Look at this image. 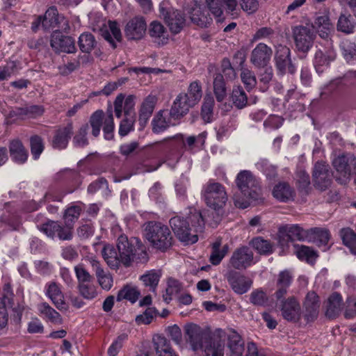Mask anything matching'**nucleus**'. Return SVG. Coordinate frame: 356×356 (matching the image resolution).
<instances>
[{
  "label": "nucleus",
  "mask_w": 356,
  "mask_h": 356,
  "mask_svg": "<svg viewBox=\"0 0 356 356\" xmlns=\"http://www.w3.org/2000/svg\"><path fill=\"white\" fill-rule=\"evenodd\" d=\"M185 337L193 350H202L206 356H224L225 344L220 339L222 330H216L218 336L215 337L209 327L190 323L185 325Z\"/></svg>",
  "instance_id": "nucleus-1"
},
{
  "label": "nucleus",
  "mask_w": 356,
  "mask_h": 356,
  "mask_svg": "<svg viewBox=\"0 0 356 356\" xmlns=\"http://www.w3.org/2000/svg\"><path fill=\"white\" fill-rule=\"evenodd\" d=\"M117 248L120 259L126 267L129 266L133 261L145 263L148 260L146 248L138 238H128L126 235L121 234L117 241Z\"/></svg>",
  "instance_id": "nucleus-2"
},
{
  "label": "nucleus",
  "mask_w": 356,
  "mask_h": 356,
  "mask_svg": "<svg viewBox=\"0 0 356 356\" xmlns=\"http://www.w3.org/2000/svg\"><path fill=\"white\" fill-rule=\"evenodd\" d=\"M144 236L154 249L162 252L169 250L175 242L168 226L159 221L145 223Z\"/></svg>",
  "instance_id": "nucleus-3"
},
{
  "label": "nucleus",
  "mask_w": 356,
  "mask_h": 356,
  "mask_svg": "<svg viewBox=\"0 0 356 356\" xmlns=\"http://www.w3.org/2000/svg\"><path fill=\"white\" fill-rule=\"evenodd\" d=\"M202 96V86L198 81L190 83L186 93H180L175 99L170 110V117L175 120H179L186 115L191 108L200 102Z\"/></svg>",
  "instance_id": "nucleus-4"
},
{
  "label": "nucleus",
  "mask_w": 356,
  "mask_h": 356,
  "mask_svg": "<svg viewBox=\"0 0 356 356\" xmlns=\"http://www.w3.org/2000/svg\"><path fill=\"white\" fill-rule=\"evenodd\" d=\"M209 209L201 212L197 209H193L188 213V219L195 232H203L205 224L215 228L222 219L223 208L209 207Z\"/></svg>",
  "instance_id": "nucleus-5"
},
{
  "label": "nucleus",
  "mask_w": 356,
  "mask_h": 356,
  "mask_svg": "<svg viewBox=\"0 0 356 356\" xmlns=\"http://www.w3.org/2000/svg\"><path fill=\"white\" fill-rule=\"evenodd\" d=\"M169 224L177 238L184 245H192L198 241V233L195 232L188 219V216L184 218L175 216L169 220Z\"/></svg>",
  "instance_id": "nucleus-6"
},
{
  "label": "nucleus",
  "mask_w": 356,
  "mask_h": 356,
  "mask_svg": "<svg viewBox=\"0 0 356 356\" xmlns=\"http://www.w3.org/2000/svg\"><path fill=\"white\" fill-rule=\"evenodd\" d=\"M235 183L238 189L247 199L252 201L261 200V186L251 171H240L236 177Z\"/></svg>",
  "instance_id": "nucleus-7"
},
{
  "label": "nucleus",
  "mask_w": 356,
  "mask_h": 356,
  "mask_svg": "<svg viewBox=\"0 0 356 356\" xmlns=\"http://www.w3.org/2000/svg\"><path fill=\"white\" fill-rule=\"evenodd\" d=\"M159 15L174 35L179 33L186 25L185 15L181 10L168 6L167 1L160 3Z\"/></svg>",
  "instance_id": "nucleus-8"
},
{
  "label": "nucleus",
  "mask_w": 356,
  "mask_h": 356,
  "mask_svg": "<svg viewBox=\"0 0 356 356\" xmlns=\"http://www.w3.org/2000/svg\"><path fill=\"white\" fill-rule=\"evenodd\" d=\"M202 195L208 207L223 208L228 200L225 186L213 181H209L204 186Z\"/></svg>",
  "instance_id": "nucleus-9"
},
{
  "label": "nucleus",
  "mask_w": 356,
  "mask_h": 356,
  "mask_svg": "<svg viewBox=\"0 0 356 356\" xmlns=\"http://www.w3.org/2000/svg\"><path fill=\"white\" fill-rule=\"evenodd\" d=\"M275 66L279 74L286 73L293 74L296 71V65L293 63L290 49L283 44L275 46L274 54Z\"/></svg>",
  "instance_id": "nucleus-10"
},
{
  "label": "nucleus",
  "mask_w": 356,
  "mask_h": 356,
  "mask_svg": "<svg viewBox=\"0 0 356 356\" xmlns=\"http://www.w3.org/2000/svg\"><path fill=\"white\" fill-rule=\"evenodd\" d=\"M254 254L252 250L245 245L237 248L232 253L227 266L229 270H245L253 263Z\"/></svg>",
  "instance_id": "nucleus-11"
},
{
  "label": "nucleus",
  "mask_w": 356,
  "mask_h": 356,
  "mask_svg": "<svg viewBox=\"0 0 356 356\" xmlns=\"http://www.w3.org/2000/svg\"><path fill=\"white\" fill-rule=\"evenodd\" d=\"M295 45L299 51L307 53L313 46L316 35L309 27L297 26L293 29Z\"/></svg>",
  "instance_id": "nucleus-12"
},
{
  "label": "nucleus",
  "mask_w": 356,
  "mask_h": 356,
  "mask_svg": "<svg viewBox=\"0 0 356 356\" xmlns=\"http://www.w3.org/2000/svg\"><path fill=\"white\" fill-rule=\"evenodd\" d=\"M50 46L57 54H72L76 51L74 40L71 36L63 35L59 30H56L51 33Z\"/></svg>",
  "instance_id": "nucleus-13"
},
{
  "label": "nucleus",
  "mask_w": 356,
  "mask_h": 356,
  "mask_svg": "<svg viewBox=\"0 0 356 356\" xmlns=\"http://www.w3.org/2000/svg\"><path fill=\"white\" fill-rule=\"evenodd\" d=\"M38 229L48 237L54 238L57 236L61 241H70L72 239V233H69L67 228L63 226L58 221L48 220L39 225Z\"/></svg>",
  "instance_id": "nucleus-14"
},
{
  "label": "nucleus",
  "mask_w": 356,
  "mask_h": 356,
  "mask_svg": "<svg viewBox=\"0 0 356 356\" xmlns=\"http://www.w3.org/2000/svg\"><path fill=\"white\" fill-rule=\"evenodd\" d=\"M225 277L232 289L240 295L245 293L252 284L251 279L235 270H228Z\"/></svg>",
  "instance_id": "nucleus-15"
},
{
  "label": "nucleus",
  "mask_w": 356,
  "mask_h": 356,
  "mask_svg": "<svg viewBox=\"0 0 356 356\" xmlns=\"http://www.w3.org/2000/svg\"><path fill=\"white\" fill-rule=\"evenodd\" d=\"M313 179L314 186L321 190H326L332 184V173L328 165L322 161L315 163L313 170Z\"/></svg>",
  "instance_id": "nucleus-16"
},
{
  "label": "nucleus",
  "mask_w": 356,
  "mask_h": 356,
  "mask_svg": "<svg viewBox=\"0 0 356 356\" xmlns=\"http://www.w3.org/2000/svg\"><path fill=\"white\" fill-rule=\"evenodd\" d=\"M282 317L289 322L297 323L302 316L300 305L295 297L284 299L280 302Z\"/></svg>",
  "instance_id": "nucleus-17"
},
{
  "label": "nucleus",
  "mask_w": 356,
  "mask_h": 356,
  "mask_svg": "<svg viewBox=\"0 0 356 356\" xmlns=\"http://www.w3.org/2000/svg\"><path fill=\"white\" fill-rule=\"evenodd\" d=\"M209 10L216 18L217 22H223L222 17L223 5L225 6L226 12L233 15L238 6L237 0H205Z\"/></svg>",
  "instance_id": "nucleus-18"
},
{
  "label": "nucleus",
  "mask_w": 356,
  "mask_h": 356,
  "mask_svg": "<svg viewBox=\"0 0 356 356\" xmlns=\"http://www.w3.org/2000/svg\"><path fill=\"white\" fill-rule=\"evenodd\" d=\"M272 55L271 47L260 42L252 49L250 60L257 68L265 67L269 64Z\"/></svg>",
  "instance_id": "nucleus-19"
},
{
  "label": "nucleus",
  "mask_w": 356,
  "mask_h": 356,
  "mask_svg": "<svg viewBox=\"0 0 356 356\" xmlns=\"http://www.w3.org/2000/svg\"><path fill=\"white\" fill-rule=\"evenodd\" d=\"M147 29V24L143 17H135L130 19L124 29V34L128 40H138L143 38Z\"/></svg>",
  "instance_id": "nucleus-20"
},
{
  "label": "nucleus",
  "mask_w": 356,
  "mask_h": 356,
  "mask_svg": "<svg viewBox=\"0 0 356 356\" xmlns=\"http://www.w3.org/2000/svg\"><path fill=\"white\" fill-rule=\"evenodd\" d=\"M303 317L307 323L313 322L318 315L320 300L318 296L314 291L307 293L303 303Z\"/></svg>",
  "instance_id": "nucleus-21"
},
{
  "label": "nucleus",
  "mask_w": 356,
  "mask_h": 356,
  "mask_svg": "<svg viewBox=\"0 0 356 356\" xmlns=\"http://www.w3.org/2000/svg\"><path fill=\"white\" fill-rule=\"evenodd\" d=\"M336 58V52L332 47L318 49L315 52L314 65L318 73H322Z\"/></svg>",
  "instance_id": "nucleus-22"
},
{
  "label": "nucleus",
  "mask_w": 356,
  "mask_h": 356,
  "mask_svg": "<svg viewBox=\"0 0 356 356\" xmlns=\"http://www.w3.org/2000/svg\"><path fill=\"white\" fill-rule=\"evenodd\" d=\"M156 100L157 99L155 96L148 95L141 104L138 118L140 130L145 127L149 118L152 116Z\"/></svg>",
  "instance_id": "nucleus-23"
},
{
  "label": "nucleus",
  "mask_w": 356,
  "mask_h": 356,
  "mask_svg": "<svg viewBox=\"0 0 356 356\" xmlns=\"http://www.w3.org/2000/svg\"><path fill=\"white\" fill-rule=\"evenodd\" d=\"M227 348L229 356H243L245 350V342L241 336L234 329H229L227 335Z\"/></svg>",
  "instance_id": "nucleus-24"
},
{
  "label": "nucleus",
  "mask_w": 356,
  "mask_h": 356,
  "mask_svg": "<svg viewBox=\"0 0 356 356\" xmlns=\"http://www.w3.org/2000/svg\"><path fill=\"white\" fill-rule=\"evenodd\" d=\"M312 28L316 31L321 38H328L333 30V25L330 22L328 14L318 15L312 23Z\"/></svg>",
  "instance_id": "nucleus-25"
},
{
  "label": "nucleus",
  "mask_w": 356,
  "mask_h": 356,
  "mask_svg": "<svg viewBox=\"0 0 356 356\" xmlns=\"http://www.w3.org/2000/svg\"><path fill=\"white\" fill-rule=\"evenodd\" d=\"M343 299L338 292L332 293L327 298L325 316L330 319H334L339 316L342 310Z\"/></svg>",
  "instance_id": "nucleus-26"
},
{
  "label": "nucleus",
  "mask_w": 356,
  "mask_h": 356,
  "mask_svg": "<svg viewBox=\"0 0 356 356\" xmlns=\"http://www.w3.org/2000/svg\"><path fill=\"white\" fill-rule=\"evenodd\" d=\"M153 347L157 356H177L170 341L164 336L156 334L152 339Z\"/></svg>",
  "instance_id": "nucleus-27"
},
{
  "label": "nucleus",
  "mask_w": 356,
  "mask_h": 356,
  "mask_svg": "<svg viewBox=\"0 0 356 356\" xmlns=\"http://www.w3.org/2000/svg\"><path fill=\"white\" fill-rule=\"evenodd\" d=\"M195 7L191 9L190 19L191 22L200 27H207L212 22V18L209 13L205 14L201 10V3L197 0H194Z\"/></svg>",
  "instance_id": "nucleus-28"
},
{
  "label": "nucleus",
  "mask_w": 356,
  "mask_h": 356,
  "mask_svg": "<svg viewBox=\"0 0 356 356\" xmlns=\"http://www.w3.org/2000/svg\"><path fill=\"white\" fill-rule=\"evenodd\" d=\"M73 133L72 122H69L63 129H58L52 140V146L54 148L62 149H65L67 144L71 136Z\"/></svg>",
  "instance_id": "nucleus-29"
},
{
  "label": "nucleus",
  "mask_w": 356,
  "mask_h": 356,
  "mask_svg": "<svg viewBox=\"0 0 356 356\" xmlns=\"http://www.w3.org/2000/svg\"><path fill=\"white\" fill-rule=\"evenodd\" d=\"M90 264L95 270L97 281L100 286L108 291L111 289L113 283V277L111 273H106L101 267L99 262L95 259H92Z\"/></svg>",
  "instance_id": "nucleus-30"
},
{
  "label": "nucleus",
  "mask_w": 356,
  "mask_h": 356,
  "mask_svg": "<svg viewBox=\"0 0 356 356\" xmlns=\"http://www.w3.org/2000/svg\"><path fill=\"white\" fill-rule=\"evenodd\" d=\"M149 34L154 38V42L159 44H165L168 41V33L165 26L158 21H153L149 26Z\"/></svg>",
  "instance_id": "nucleus-31"
},
{
  "label": "nucleus",
  "mask_w": 356,
  "mask_h": 356,
  "mask_svg": "<svg viewBox=\"0 0 356 356\" xmlns=\"http://www.w3.org/2000/svg\"><path fill=\"white\" fill-rule=\"evenodd\" d=\"M46 295L51 299L58 309H66L67 307L63 294L56 282H51L49 284Z\"/></svg>",
  "instance_id": "nucleus-32"
},
{
  "label": "nucleus",
  "mask_w": 356,
  "mask_h": 356,
  "mask_svg": "<svg viewBox=\"0 0 356 356\" xmlns=\"http://www.w3.org/2000/svg\"><path fill=\"white\" fill-rule=\"evenodd\" d=\"M102 254L108 266L111 268H118L120 264H122L119 252H117L113 245L106 244L102 250Z\"/></svg>",
  "instance_id": "nucleus-33"
},
{
  "label": "nucleus",
  "mask_w": 356,
  "mask_h": 356,
  "mask_svg": "<svg viewBox=\"0 0 356 356\" xmlns=\"http://www.w3.org/2000/svg\"><path fill=\"white\" fill-rule=\"evenodd\" d=\"M9 152L11 158L17 163H23L28 158V152L19 140L10 141Z\"/></svg>",
  "instance_id": "nucleus-34"
},
{
  "label": "nucleus",
  "mask_w": 356,
  "mask_h": 356,
  "mask_svg": "<svg viewBox=\"0 0 356 356\" xmlns=\"http://www.w3.org/2000/svg\"><path fill=\"white\" fill-rule=\"evenodd\" d=\"M109 30H105L102 32V35L108 43L113 49L117 47V42H121L122 37L118 24L115 21H109L108 22Z\"/></svg>",
  "instance_id": "nucleus-35"
},
{
  "label": "nucleus",
  "mask_w": 356,
  "mask_h": 356,
  "mask_svg": "<svg viewBox=\"0 0 356 356\" xmlns=\"http://www.w3.org/2000/svg\"><path fill=\"white\" fill-rule=\"evenodd\" d=\"M273 195L277 200L286 202L293 198L294 191L287 182L284 181L274 186Z\"/></svg>",
  "instance_id": "nucleus-36"
},
{
  "label": "nucleus",
  "mask_w": 356,
  "mask_h": 356,
  "mask_svg": "<svg viewBox=\"0 0 356 356\" xmlns=\"http://www.w3.org/2000/svg\"><path fill=\"white\" fill-rule=\"evenodd\" d=\"M222 244L221 238H218L213 244L211 247V252L209 257V261L215 266L220 264L222 259L225 257L229 251L228 244L224 245L221 249H220Z\"/></svg>",
  "instance_id": "nucleus-37"
},
{
  "label": "nucleus",
  "mask_w": 356,
  "mask_h": 356,
  "mask_svg": "<svg viewBox=\"0 0 356 356\" xmlns=\"http://www.w3.org/2000/svg\"><path fill=\"white\" fill-rule=\"evenodd\" d=\"M65 19L60 17L56 6L49 7L42 17V26L44 30L47 31L58 26L60 23V19Z\"/></svg>",
  "instance_id": "nucleus-38"
},
{
  "label": "nucleus",
  "mask_w": 356,
  "mask_h": 356,
  "mask_svg": "<svg viewBox=\"0 0 356 356\" xmlns=\"http://www.w3.org/2000/svg\"><path fill=\"white\" fill-rule=\"evenodd\" d=\"M81 209L79 206H71L65 209L63 219L65 228H67L69 233L73 235L74 222L79 219Z\"/></svg>",
  "instance_id": "nucleus-39"
},
{
  "label": "nucleus",
  "mask_w": 356,
  "mask_h": 356,
  "mask_svg": "<svg viewBox=\"0 0 356 356\" xmlns=\"http://www.w3.org/2000/svg\"><path fill=\"white\" fill-rule=\"evenodd\" d=\"M250 245H251L259 254L262 255H269L274 252L273 243L261 236L253 238L250 241Z\"/></svg>",
  "instance_id": "nucleus-40"
},
{
  "label": "nucleus",
  "mask_w": 356,
  "mask_h": 356,
  "mask_svg": "<svg viewBox=\"0 0 356 356\" xmlns=\"http://www.w3.org/2000/svg\"><path fill=\"white\" fill-rule=\"evenodd\" d=\"M308 240H313L319 247H325L330 240V234L327 229L314 227L309 229Z\"/></svg>",
  "instance_id": "nucleus-41"
},
{
  "label": "nucleus",
  "mask_w": 356,
  "mask_h": 356,
  "mask_svg": "<svg viewBox=\"0 0 356 356\" xmlns=\"http://www.w3.org/2000/svg\"><path fill=\"white\" fill-rule=\"evenodd\" d=\"M164 113V110H160L154 115L151 122L152 130L154 134L162 133L170 127V120H166Z\"/></svg>",
  "instance_id": "nucleus-42"
},
{
  "label": "nucleus",
  "mask_w": 356,
  "mask_h": 356,
  "mask_svg": "<svg viewBox=\"0 0 356 356\" xmlns=\"http://www.w3.org/2000/svg\"><path fill=\"white\" fill-rule=\"evenodd\" d=\"M229 99L238 109H243L248 105V96L241 86H236L233 88Z\"/></svg>",
  "instance_id": "nucleus-43"
},
{
  "label": "nucleus",
  "mask_w": 356,
  "mask_h": 356,
  "mask_svg": "<svg viewBox=\"0 0 356 356\" xmlns=\"http://www.w3.org/2000/svg\"><path fill=\"white\" fill-rule=\"evenodd\" d=\"M282 227L285 229L291 241L307 240L309 235V229L305 230L298 225H284Z\"/></svg>",
  "instance_id": "nucleus-44"
},
{
  "label": "nucleus",
  "mask_w": 356,
  "mask_h": 356,
  "mask_svg": "<svg viewBox=\"0 0 356 356\" xmlns=\"http://www.w3.org/2000/svg\"><path fill=\"white\" fill-rule=\"evenodd\" d=\"M97 43L95 36L89 32L81 34L78 40L80 50L87 54H90L95 48Z\"/></svg>",
  "instance_id": "nucleus-45"
},
{
  "label": "nucleus",
  "mask_w": 356,
  "mask_h": 356,
  "mask_svg": "<svg viewBox=\"0 0 356 356\" xmlns=\"http://www.w3.org/2000/svg\"><path fill=\"white\" fill-rule=\"evenodd\" d=\"M161 275L160 270H151L141 275L140 280L145 286H149L152 292H155Z\"/></svg>",
  "instance_id": "nucleus-46"
},
{
  "label": "nucleus",
  "mask_w": 356,
  "mask_h": 356,
  "mask_svg": "<svg viewBox=\"0 0 356 356\" xmlns=\"http://www.w3.org/2000/svg\"><path fill=\"white\" fill-rule=\"evenodd\" d=\"M214 104L215 102L213 96L209 94L206 95L202 105L201 116L207 123L212 121Z\"/></svg>",
  "instance_id": "nucleus-47"
},
{
  "label": "nucleus",
  "mask_w": 356,
  "mask_h": 356,
  "mask_svg": "<svg viewBox=\"0 0 356 356\" xmlns=\"http://www.w3.org/2000/svg\"><path fill=\"white\" fill-rule=\"evenodd\" d=\"M341 236L343 244L356 255V233L350 228H343L341 230Z\"/></svg>",
  "instance_id": "nucleus-48"
},
{
  "label": "nucleus",
  "mask_w": 356,
  "mask_h": 356,
  "mask_svg": "<svg viewBox=\"0 0 356 356\" xmlns=\"http://www.w3.org/2000/svg\"><path fill=\"white\" fill-rule=\"evenodd\" d=\"M332 165L343 177L350 175L351 168L349 164V158L347 156L341 155L337 156L333 160Z\"/></svg>",
  "instance_id": "nucleus-49"
},
{
  "label": "nucleus",
  "mask_w": 356,
  "mask_h": 356,
  "mask_svg": "<svg viewBox=\"0 0 356 356\" xmlns=\"http://www.w3.org/2000/svg\"><path fill=\"white\" fill-rule=\"evenodd\" d=\"M213 91L218 102H221L227 96L225 82L222 74H216L213 79Z\"/></svg>",
  "instance_id": "nucleus-50"
},
{
  "label": "nucleus",
  "mask_w": 356,
  "mask_h": 356,
  "mask_svg": "<svg viewBox=\"0 0 356 356\" xmlns=\"http://www.w3.org/2000/svg\"><path fill=\"white\" fill-rule=\"evenodd\" d=\"M355 25L356 23L351 15L341 14L339 18L337 28L339 31L348 34L353 32Z\"/></svg>",
  "instance_id": "nucleus-51"
},
{
  "label": "nucleus",
  "mask_w": 356,
  "mask_h": 356,
  "mask_svg": "<svg viewBox=\"0 0 356 356\" xmlns=\"http://www.w3.org/2000/svg\"><path fill=\"white\" fill-rule=\"evenodd\" d=\"M258 168L263 170L267 180L273 184L277 178V166L270 164L267 160H261L257 163Z\"/></svg>",
  "instance_id": "nucleus-52"
},
{
  "label": "nucleus",
  "mask_w": 356,
  "mask_h": 356,
  "mask_svg": "<svg viewBox=\"0 0 356 356\" xmlns=\"http://www.w3.org/2000/svg\"><path fill=\"white\" fill-rule=\"evenodd\" d=\"M296 184L300 193L308 194L311 189L310 177L305 170L299 169L296 172Z\"/></svg>",
  "instance_id": "nucleus-53"
},
{
  "label": "nucleus",
  "mask_w": 356,
  "mask_h": 356,
  "mask_svg": "<svg viewBox=\"0 0 356 356\" xmlns=\"http://www.w3.org/2000/svg\"><path fill=\"white\" fill-rule=\"evenodd\" d=\"M104 113L102 110H97L94 112L89 120V123L92 127V135L97 137L100 134L101 127L104 123Z\"/></svg>",
  "instance_id": "nucleus-54"
},
{
  "label": "nucleus",
  "mask_w": 356,
  "mask_h": 356,
  "mask_svg": "<svg viewBox=\"0 0 356 356\" xmlns=\"http://www.w3.org/2000/svg\"><path fill=\"white\" fill-rule=\"evenodd\" d=\"M140 292L134 288H131L128 286H124L120 289L117 296V301H121L123 299L129 300L131 302L134 303L138 299Z\"/></svg>",
  "instance_id": "nucleus-55"
},
{
  "label": "nucleus",
  "mask_w": 356,
  "mask_h": 356,
  "mask_svg": "<svg viewBox=\"0 0 356 356\" xmlns=\"http://www.w3.org/2000/svg\"><path fill=\"white\" fill-rule=\"evenodd\" d=\"M40 311L52 323H61L62 318L60 314L53 309L48 303L42 302L40 305Z\"/></svg>",
  "instance_id": "nucleus-56"
},
{
  "label": "nucleus",
  "mask_w": 356,
  "mask_h": 356,
  "mask_svg": "<svg viewBox=\"0 0 356 356\" xmlns=\"http://www.w3.org/2000/svg\"><path fill=\"white\" fill-rule=\"evenodd\" d=\"M250 302L257 307H265L268 305V297L263 290L255 289L250 293Z\"/></svg>",
  "instance_id": "nucleus-57"
},
{
  "label": "nucleus",
  "mask_w": 356,
  "mask_h": 356,
  "mask_svg": "<svg viewBox=\"0 0 356 356\" xmlns=\"http://www.w3.org/2000/svg\"><path fill=\"white\" fill-rule=\"evenodd\" d=\"M79 294L86 300H92L97 296V287L92 282L78 284Z\"/></svg>",
  "instance_id": "nucleus-58"
},
{
  "label": "nucleus",
  "mask_w": 356,
  "mask_h": 356,
  "mask_svg": "<svg viewBox=\"0 0 356 356\" xmlns=\"http://www.w3.org/2000/svg\"><path fill=\"white\" fill-rule=\"evenodd\" d=\"M31 152L34 159H38L44 150V145L42 138L35 135L30 138Z\"/></svg>",
  "instance_id": "nucleus-59"
},
{
  "label": "nucleus",
  "mask_w": 356,
  "mask_h": 356,
  "mask_svg": "<svg viewBox=\"0 0 356 356\" xmlns=\"http://www.w3.org/2000/svg\"><path fill=\"white\" fill-rule=\"evenodd\" d=\"M89 129L88 123L83 124L73 138V143L76 147H84L88 145L87 134Z\"/></svg>",
  "instance_id": "nucleus-60"
},
{
  "label": "nucleus",
  "mask_w": 356,
  "mask_h": 356,
  "mask_svg": "<svg viewBox=\"0 0 356 356\" xmlns=\"http://www.w3.org/2000/svg\"><path fill=\"white\" fill-rule=\"evenodd\" d=\"M114 121L112 111H107V116L104 120L103 131L106 140H112L114 137Z\"/></svg>",
  "instance_id": "nucleus-61"
},
{
  "label": "nucleus",
  "mask_w": 356,
  "mask_h": 356,
  "mask_svg": "<svg viewBox=\"0 0 356 356\" xmlns=\"http://www.w3.org/2000/svg\"><path fill=\"white\" fill-rule=\"evenodd\" d=\"M241 79L248 91L253 89L257 85V81L254 73L247 68L242 69Z\"/></svg>",
  "instance_id": "nucleus-62"
},
{
  "label": "nucleus",
  "mask_w": 356,
  "mask_h": 356,
  "mask_svg": "<svg viewBox=\"0 0 356 356\" xmlns=\"http://www.w3.org/2000/svg\"><path fill=\"white\" fill-rule=\"evenodd\" d=\"M296 255L300 260H305L307 262L312 261L317 257L316 252L310 248L301 245L296 251Z\"/></svg>",
  "instance_id": "nucleus-63"
},
{
  "label": "nucleus",
  "mask_w": 356,
  "mask_h": 356,
  "mask_svg": "<svg viewBox=\"0 0 356 356\" xmlns=\"http://www.w3.org/2000/svg\"><path fill=\"white\" fill-rule=\"evenodd\" d=\"M74 271L78 280V284L92 282V276L85 269L83 266L78 265L74 267Z\"/></svg>",
  "instance_id": "nucleus-64"
}]
</instances>
